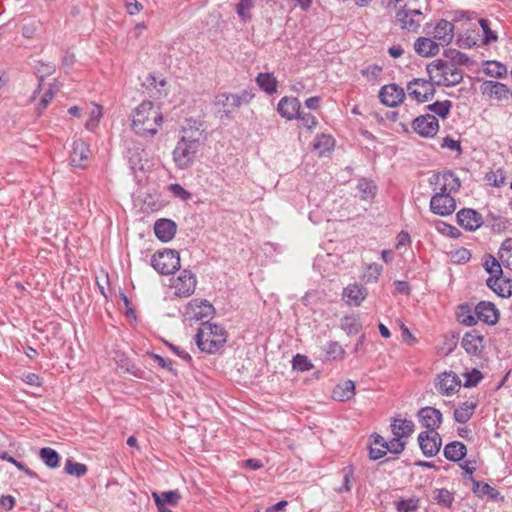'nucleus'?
I'll list each match as a JSON object with an SVG mask.
<instances>
[{"label":"nucleus","instance_id":"de8ad7c7","mask_svg":"<svg viewBox=\"0 0 512 512\" xmlns=\"http://www.w3.org/2000/svg\"><path fill=\"white\" fill-rule=\"evenodd\" d=\"M445 56L452 61L451 64L468 65L470 64L469 57L456 49H448L445 51Z\"/></svg>","mask_w":512,"mask_h":512},{"label":"nucleus","instance_id":"79ce46f5","mask_svg":"<svg viewBox=\"0 0 512 512\" xmlns=\"http://www.w3.org/2000/svg\"><path fill=\"white\" fill-rule=\"evenodd\" d=\"M64 470L67 474L76 477H82L87 473V466L82 463L74 462L71 459H67Z\"/></svg>","mask_w":512,"mask_h":512},{"label":"nucleus","instance_id":"c9c22d12","mask_svg":"<svg viewBox=\"0 0 512 512\" xmlns=\"http://www.w3.org/2000/svg\"><path fill=\"white\" fill-rule=\"evenodd\" d=\"M256 81L259 87L268 94H273L277 90V81L272 74L260 73L257 76Z\"/></svg>","mask_w":512,"mask_h":512},{"label":"nucleus","instance_id":"ea45409f","mask_svg":"<svg viewBox=\"0 0 512 512\" xmlns=\"http://www.w3.org/2000/svg\"><path fill=\"white\" fill-rule=\"evenodd\" d=\"M499 258L504 266L512 269V238H508L502 243Z\"/></svg>","mask_w":512,"mask_h":512},{"label":"nucleus","instance_id":"69168bd1","mask_svg":"<svg viewBox=\"0 0 512 512\" xmlns=\"http://www.w3.org/2000/svg\"><path fill=\"white\" fill-rule=\"evenodd\" d=\"M327 353L333 355L334 358L341 357L344 354V350L337 342H331L328 345Z\"/></svg>","mask_w":512,"mask_h":512},{"label":"nucleus","instance_id":"473e14b6","mask_svg":"<svg viewBox=\"0 0 512 512\" xmlns=\"http://www.w3.org/2000/svg\"><path fill=\"white\" fill-rule=\"evenodd\" d=\"M35 70H36V74L39 78V84H38L37 89L33 93V96H32L33 99H35L36 94L38 92H40L44 78L52 75L56 70V66L54 63H50V62L45 63L42 61H37L36 65H35Z\"/></svg>","mask_w":512,"mask_h":512},{"label":"nucleus","instance_id":"cd10ccee","mask_svg":"<svg viewBox=\"0 0 512 512\" xmlns=\"http://www.w3.org/2000/svg\"><path fill=\"white\" fill-rule=\"evenodd\" d=\"M487 286L496 294L502 297H508L512 294V280L498 277H489L486 280Z\"/></svg>","mask_w":512,"mask_h":512},{"label":"nucleus","instance_id":"0eeeda50","mask_svg":"<svg viewBox=\"0 0 512 512\" xmlns=\"http://www.w3.org/2000/svg\"><path fill=\"white\" fill-rule=\"evenodd\" d=\"M432 80L414 78L407 84L409 96L419 103H425L433 99L435 95V86Z\"/></svg>","mask_w":512,"mask_h":512},{"label":"nucleus","instance_id":"39448f33","mask_svg":"<svg viewBox=\"0 0 512 512\" xmlns=\"http://www.w3.org/2000/svg\"><path fill=\"white\" fill-rule=\"evenodd\" d=\"M151 265L160 274L169 275L180 268V257L177 251L165 249L152 256Z\"/></svg>","mask_w":512,"mask_h":512},{"label":"nucleus","instance_id":"dca6fc26","mask_svg":"<svg viewBox=\"0 0 512 512\" xmlns=\"http://www.w3.org/2000/svg\"><path fill=\"white\" fill-rule=\"evenodd\" d=\"M89 155V146L81 139L75 140L70 154L71 166L82 169L85 168L87 166Z\"/></svg>","mask_w":512,"mask_h":512},{"label":"nucleus","instance_id":"3c124183","mask_svg":"<svg viewBox=\"0 0 512 512\" xmlns=\"http://www.w3.org/2000/svg\"><path fill=\"white\" fill-rule=\"evenodd\" d=\"M418 503V499L409 498L406 500L397 501L395 504L398 512H414L418 508Z\"/></svg>","mask_w":512,"mask_h":512},{"label":"nucleus","instance_id":"423d86ee","mask_svg":"<svg viewBox=\"0 0 512 512\" xmlns=\"http://www.w3.org/2000/svg\"><path fill=\"white\" fill-rule=\"evenodd\" d=\"M429 184L433 187L436 193H443L450 195L453 192H457L461 187V182L457 176L451 171H445L443 173L434 174L429 179Z\"/></svg>","mask_w":512,"mask_h":512},{"label":"nucleus","instance_id":"412c9836","mask_svg":"<svg viewBox=\"0 0 512 512\" xmlns=\"http://www.w3.org/2000/svg\"><path fill=\"white\" fill-rule=\"evenodd\" d=\"M481 90L483 95L490 99L502 101L509 98V89L505 84L500 82L485 81L481 86Z\"/></svg>","mask_w":512,"mask_h":512},{"label":"nucleus","instance_id":"2eb2a0df","mask_svg":"<svg viewBox=\"0 0 512 512\" xmlns=\"http://www.w3.org/2000/svg\"><path fill=\"white\" fill-rule=\"evenodd\" d=\"M418 417L427 432H436L442 424V413L434 407H424L418 411Z\"/></svg>","mask_w":512,"mask_h":512},{"label":"nucleus","instance_id":"f8f14e48","mask_svg":"<svg viewBox=\"0 0 512 512\" xmlns=\"http://www.w3.org/2000/svg\"><path fill=\"white\" fill-rule=\"evenodd\" d=\"M396 19L400 23L401 28L409 32H417L423 21V14L420 10H399L396 13Z\"/></svg>","mask_w":512,"mask_h":512},{"label":"nucleus","instance_id":"2f4dec72","mask_svg":"<svg viewBox=\"0 0 512 512\" xmlns=\"http://www.w3.org/2000/svg\"><path fill=\"white\" fill-rule=\"evenodd\" d=\"M154 501L160 512H165L164 505H176L180 499V495L176 491H166L161 494L153 493Z\"/></svg>","mask_w":512,"mask_h":512},{"label":"nucleus","instance_id":"5fc2aeb1","mask_svg":"<svg viewBox=\"0 0 512 512\" xmlns=\"http://www.w3.org/2000/svg\"><path fill=\"white\" fill-rule=\"evenodd\" d=\"M293 369L299 371H309L313 365L309 361V359L301 354H297L292 360Z\"/></svg>","mask_w":512,"mask_h":512},{"label":"nucleus","instance_id":"aec40b11","mask_svg":"<svg viewBox=\"0 0 512 512\" xmlns=\"http://www.w3.org/2000/svg\"><path fill=\"white\" fill-rule=\"evenodd\" d=\"M475 315L478 320L486 324L494 325L499 318V313L496 306L487 301L479 302L475 307Z\"/></svg>","mask_w":512,"mask_h":512},{"label":"nucleus","instance_id":"393cba45","mask_svg":"<svg viewBox=\"0 0 512 512\" xmlns=\"http://www.w3.org/2000/svg\"><path fill=\"white\" fill-rule=\"evenodd\" d=\"M454 37V26L447 20H440L434 28L433 38L439 41L440 45H448Z\"/></svg>","mask_w":512,"mask_h":512},{"label":"nucleus","instance_id":"6e6d98bb","mask_svg":"<svg viewBox=\"0 0 512 512\" xmlns=\"http://www.w3.org/2000/svg\"><path fill=\"white\" fill-rule=\"evenodd\" d=\"M358 189L362 193L361 197L364 200L373 198L376 194V186L373 183L367 182L365 180L360 181L358 184Z\"/></svg>","mask_w":512,"mask_h":512},{"label":"nucleus","instance_id":"e2e57ef3","mask_svg":"<svg viewBox=\"0 0 512 512\" xmlns=\"http://www.w3.org/2000/svg\"><path fill=\"white\" fill-rule=\"evenodd\" d=\"M170 191L175 195L180 197L183 200H186L190 197V193L187 192L181 185L179 184H171L169 187Z\"/></svg>","mask_w":512,"mask_h":512},{"label":"nucleus","instance_id":"f257e3e1","mask_svg":"<svg viewBox=\"0 0 512 512\" xmlns=\"http://www.w3.org/2000/svg\"><path fill=\"white\" fill-rule=\"evenodd\" d=\"M206 137L204 131L189 121L181 130V137L173 150V161L177 168H190L196 158L200 146Z\"/></svg>","mask_w":512,"mask_h":512},{"label":"nucleus","instance_id":"4d7b16f0","mask_svg":"<svg viewBox=\"0 0 512 512\" xmlns=\"http://www.w3.org/2000/svg\"><path fill=\"white\" fill-rule=\"evenodd\" d=\"M402 438H398L397 436H394L390 441L387 442L385 445V449L387 452H391L393 454H399L401 453L405 448V443L401 441Z\"/></svg>","mask_w":512,"mask_h":512},{"label":"nucleus","instance_id":"09e8293b","mask_svg":"<svg viewBox=\"0 0 512 512\" xmlns=\"http://www.w3.org/2000/svg\"><path fill=\"white\" fill-rule=\"evenodd\" d=\"M485 270L490 274V277L502 276V268L496 258L489 255L484 263Z\"/></svg>","mask_w":512,"mask_h":512},{"label":"nucleus","instance_id":"9b49d317","mask_svg":"<svg viewBox=\"0 0 512 512\" xmlns=\"http://www.w3.org/2000/svg\"><path fill=\"white\" fill-rule=\"evenodd\" d=\"M413 129L422 137H433L439 130L438 119L430 114L421 115L412 122Z\"/></svg>","mask_w":512,"mask_h":512},{"label":"nucleus","instance_id":"7ed1b4c3","mask_svg":"<svg viewBox=\"0 0 512 512\" xmlns=\"http://www.w3.org/2000/svg\"><path fill=\"white\" fill-rule=\"evenodd\" d=\"M226 341V330L222 326L209 321H203L195 335V342L198 348L208 354H214L219 351Z\"/></svg>","mask_w":512,"mask_h":512},{"label":"nucleus","instance_id":"e433bc0d","mask_svg":"<svg viewBox=\"0 0 512 512\" xmlns=\"http://www.w3.org/2000/svg\"><path fill=\"white\" fill-rule=\"evenodd\" d=\"M472 481H473V492L478 497L486 496L488 499H495L499 495L498 491L495 488L491 487L489 484L479 482L474 479H472Z\"/></svg>","mask_w":512,"mask_h":512},{"label":"nucleus","instance_id":"052dcab7","mask_svg":"<svg viewBox=\"0 0 512 512\" xmlns=\"http://www.w3.org/2000/svg\"><path fill=\"white\" fill-rule=\"evenodd\" d=\"M296 118L300 119L302 126L308 130L313 129L317 125V120L311 113H301L299 111V115Z\"/></svg>","mask_w":512,"mask_h":512},{"label":"nucleus","instance_id":"c85d7f7f","mask_svg":"<svg viewBox=\"0 0 512 512\" xmlns=\"http://www.w3.org/2000/svg\"><path fill=\"white\" fill-rule=\"evenodd\" d=\"M391 430L394 436L407 438L414 432V423L411 420L395 417L391 423Z\"/></svg>","mask_w":512,"mask_h":512},{"label":"nucleus","instance_id":"7c9ffc66","mask_svg":"<svg viewBox=\"0 0 512 512\" xmlns=\"http://www.w3.org/2000/svg\"><path fill=\"white\" fill-rule=\"evenodd\" d=\"M467 453L466 446L459 441H453L444 448V456L449 461L457 462L462 460Z\"/></svg>","mask_w":512,"mask_h":512},{"label":"nucleus","instance_id":"f03ea898","mask_svg":"<svg viewBox=\"0 0 512 512\" xmlns=\"http://www.w3.org/2000/svg\"><path fill=\"white\" fill-rule=\"evenodd\" d=\"M162 122L163 116L159 107L151 101H143L132 113V129L142 137L156 135Z\"/></svg>","mask_w":512,"mask_h":512},{"label":"nucleus","instance_id":"f704fd0d","mask_svg":"<svg viewBox=\"0 0 512 512\" xmlns=\"http://www.w3.org/2000/svg\"><path fill=\"white\" fill-rule=\"evenodd\" d=\"M458 321L465 326H474L477 324V317L473 315L469 304H461L457 310Z\"/></svg>","mask_w":512,"mask_h":512},{"label":"nucleus","instance_id":"4468645a","mask_svg":"<svg viewBox=\"0 0 512 512\" xmlns=\"http://www.w3.org/2000/svg\"><path fill=\"white\" fill-rule=\"evenodd\" d=\"M380 101L389 107H396L405 98L404 89L396 84L383 86L379 91Z\"/></svg>","mask_w":512,"mask_h":512},{"label":"nucleus","instance_id":"72a5a7b5","mask_svg":"<svg viewBox=\"0 0 512 512\" xmlns=\"http://www.w3.org/2000/svg\"><path fill=\"white\" fill-rule=\"evenodd\" d=\"M477 406L475 401H465L454 410V419L458 423H466L473 415Z\"/></svg>","mask_w":512,"mask_h":512},{"label":"nucleus","instance_id":"1a4fd4ad","mask_svg":"<svg viewBox=\"0 0 512 512\" xmlns=\"http://www.w3.org/2000/svg\"><path fill=\"white\" fill-rule=\"evenodd\" d=\"M196 277L188 270H183L180 275L174 279L172 287L174 288L175 295L179 297H189L192 295L196 288Z\"/></svg>","mask_w":512,"mask_h":512},{"label":"nucleus","instance_id":"864d4df0","mask_svg":"<svg viewBox=\"0 0 512 512\" xmlns=\"http://www.w3.org/2000/svg\"><path fill=\"white\" fill-rule=\"evenodd\" d=\"M479 24L484 33L483 44L489 45L497 40V34L491 30L489 22L486 19H480Z\"/></svg>","mask_w":512,"mask_h":512},{"label":"nucleus","instance_id":"5701e85b","mask_svg":"<svg viewBox=\"0 0 512 512\" xmlns=\"http://www.w3.org/2000/svg\"><path fill=\"white\" fill-rule=\"evenodd\" d=\"M177 226L170 219H159L154 224V232L162 242L170 241L176 233Z\"/></svg>","mask_w":512,"mask_h":512},{"label":"nucleus","instance_id":"58836bf2","mask_svg":"<svg viewBox=\"0 0 512 512\" xmlns=\"http://www.w3.org/2000/svg\"><path fill=\"white\" fill-rule=\"evenodd\" d=\"M39 456L41 460L50 468H56L59 465L58 453L49 447L40 449Z\"/></svg>","mask_w":512,"mask_h":512},{"label":"nucleus","instance_id":"c756f323","mask_svg":"<svg viewBox=\"0 0 512 512\" xmlns=\"http://www.w3.org/2000/svg\"><path fill=\"white\" fill-rule=\"evenodd\" d=\"M355 395V384L352 380H346L337 385L332 391V397L337 401H348Z\"/></svg>","mask_w":512,"mask_h":512},{"label":"nucleus","instance_id":"0e129e2a","mask_svg":"<svg viewBox=\"0 0 512 512\" xmlns=\"http://www.w3.org/2000/svg\"><path fill=\"white\" fill-rule=\"evenodd\" d=\"M387 450L385 448H381L380 446H370L369 448V457L372 460H378L385 456Z\"/></svg>","mask_w":512,"mask_h":512},{"label":"nucleus","instance_id":"a18cd8bd","mask_svg":"<svg viewBox=\"0 0 512 512\" xmlns=\"http://www.w3.org/2000/svg\"><path fill=\"white\" fill-rule=\"evenodd\" d=\"M433 498L438 504L447 508L451 507L454 500L453 494L447 489L435 490Z\"/></svg>","mask_w":512,"mask_h":512},{"label":"nucleus","instance_id":"bb28decb","mask_svg":"<svg viewBox=\"0 0 512 512\" xmlns=\"http://www.w3.org/2000/svg\"><path fill=\"white\" fill-rule=\"evenodd\" d=\"M439 43L431 38L419 37L414 43L416 53L422 57H432L439 52Z\"/></svg>","mask_w":512,"mask_h":512},{"label":"nucleus","instance_id":"37998d69","mask_svg":"<svg viewBox=\"0 0 512 512\" xmlns=\"http://www.w3.org/2000/svg\"><path fill=\"white\" fill-rule=\"evenodd\" d=\"M485 180L489 185L499 188L505 184V172L502 169L490 171L486 173Z\"/></svg>","mask_w":512,"mask_h":512},{"label":"nucleus","instance_id":"a211bd4d","mask_svg":"<svg viewBox=\"0 0 512 512\" xmlns=\"http://www.w3.org/2000/svg\"><path fill=\"white\" fill-rule=\"evenodd\" d=\"M461 385V381L457 374L453 372H444L439 375V382L436 384L438 391L443 395H453Z\"/></svg>","mask_w":512,"mask_h":512},{"label":"nucleus","instance_id":"8fccbe9b","mask_svg":"<svg viewBox=\"0 0 512 512\" xmlns=\"http://www.w3.org/2000/svg\"><path fill=\"white\" fill-rule=\"evenodd\" d=\"M485 72L493 77L501 78L506 75L507 68L505 65L497 61L488 62Z\"/></svg>","mask_w":512,"mask_h":512},{"label":"nucleus","instance_id":"603ef678","mask_svg":"<svg viewBox=\"0 0 512 512\" xmlns=\"http://www.w3.org/2000/svg\"><path fill=\"white\" fill-rule=\"evenodd\" d=\"M341 326L348 334H357L361 328V324L354 317H344Z\"/></svg>","mask_w":512,"mask_h":512},{"label":"nucleus","instance_id":"4c0bfd02","mask_svg":"<svg viewBox=\"0 0 512 512\" xmlns=\"http://www.w3.org/2000/svg\"><path fill=\"white\" fill-rule=\"evenodd\" d=\"M452 108V102L449 100L436 101L427 106V109L442 119L447 118Z\"/></svg>","mask_w":512,"mask_h":512},{"label":"nucleus","instance_id":"680f3d73","mask_svg":"<svg viewBox=\"0 0 512 512\" xmlns=\"http://www.w3.org/2000/svg\"><path fill=\"white\" fill-rule=\"evenodd\" d=\"M438 230L452 237H457L460 234L459 230L456 227L446 224L444 222L439 223Z\"/></svg>","mask_w":512,"mask_h":512},{"label":"nucleus","instance_id":"f3484780","mask_svg":"<svg viewBox=\"0 0 512 512\" xmlns=\"http://www.w3.org/2000/svg\"><path fill=\"white\" fill-rule=\"evenodd\" d=\"M456 217L458 224L469 231H475L483 224L482 215L473 209H462Z\"/></svg>","mask_w":512,"mask_h":512},{"label":"nucleus","instance_id":"20e7f679","mask_svg":"<svg viewBox=\"0 0 512 512\" xmlns=\"http://www.w3.org/2000/svg\"><path fill=\"white\" fill-rule=\"evenodd\" d=\"M426 69L430 80H433L437 76L442 78V81L436 82L437 85L451 87L459 84L463 79V73L460 69L455 67L454 64H450L441 59L428 64Z\"/></svg>","mask_w":512,"mask_h":512},{"label":"nucleus","instance_id":"6e6552de","mask_svg":"<svg viewBox=\"0 0 512 512\" xmlns=\"http://www.w3.org/2000/svg\"><path fill=\"white\" fill-rule=\"evenodd\" d=\"M246 96V93L243 95L220 93L215 96L214 104L220 109L219 111L224 113L226 118H230L231 114L242 105Z\"/></svg>","mask_w":512,"mask_h":512},{"label":"nucleus","instance_id":"338daca9","mask_svg":"<svg viewBox=\"0 0 512 512\" xmlns=\"http://www.w3.org/2000/svg\"><path fill=\"white\" fill-rule=\"evenodd\" d=\"M442 147H446L450 150L461 151L460 142L450 138L449 136L443 139Z\"/></svg>","mask_w":512,"mask_h":512},{"label":"nucleus","instance_id":"49530a36","mask_svg":"<svg viewBox=\"0 0 512 512\" xmlns=\"http://www.w3.org/2000/svg\"><path fill=\"white\" fill-rule=\"evenodd\" d=\"M353 469L351 466L344 467L342 469V485L335 488L339 493L349 492L351 490V483L353 480Z\"/></svg>","mask_w":512,"mask_h":512},{"label":"nucleus","instance_id":"6ab92c4d","mask_svg":"<svg viewBox=\"0 0 512 512\" xmlns=\"http://www.w3.org/2000/svg\"><path fill=\"white\" fill-rule=\"evenodd\" d=\"M214 307L208 301H197L194 300L189 303L186 315H189L191 319L204 320L211 317L214 314Z\"/></svg>","mask_w":512,"mask_h":512},{"label":"nucleus","instance_id":"9d476101","mask_svg":"<svg viewBox=\"0 0 512 512\" xmlns=\"http://www.w3.org/2000/svg\"><path fill=\"white\" fill-rule=\"evenodd\" d=\"M431 211L440 216H448L456 209L455 199L448 194L435 193L430 200Z\"/></svg>","mask_w":512,"mask_h":512},{"label":"nucleus","instance_id":"bf43d9fd","mask_svg":"<svg viewBox=\"0 0 512 512\" xmlns=\"http://www.w3.org/2000/svg\"><path fill=\"white\" fill-rule=\"evenodd\" d=\"M465 387H473L476 386L480 380L483 378L481 372L477 369H473L471 372L465 373Z\"/></svg>","mask_w":512,"mask_h":512},{"label":"nucleus","instance_id":"774afa93","mask_svg":"<svg viewBox=\"0 0 512 512\" xmlns=\"http://www.w3.org/2000/svg\"><path fill=\"white\" fill-rule=\"evenodd\" d=\"M15 505V499L10 496V495H7V496H2L0 498V506L7 509V510H11Z\"/></svg>","mask_w":512,"mask_h":512},{"label":"nucleus","instance_id":"ddd939ff","mask_svg":"<svg viewBox=\"0 0 512 512\" xmlns=\"http://www.w3.org/2000/svg\"><path fill=\"white\" fill-rule=\"evenodd\" d=\"M418 443L423 454L432 457L439 452L442 440L437 432L423 431L418 435Z\"/></svg>","mask_w":512,"mask_h":512},{"label":"nucleus","instance_id":"a19ab883","mask_svg":"<svg viewBox=\"0 0 512 512\" xmlns=\"http://www.w3.org/2000/svg\"><path fill=\"white\" fill-rule=\"evenodd\" d=\"M57 91L58 85L56 84V82L54 84H50L49 88L44 92L39 104L37 105V111L39 115L42 114V112L48 107L49 103L52 101Z\"/></svg>","mask_w":512,"mask_h":512},{"label":"nucleus","instance_id":"13d9d810","mask_svg":"<svg viewBox=\"0 0 512 512\" xmlns=\"http://www.w3.org/2000/svg\"><path fill=\"white\" fill-rule=\"evenodd\" d=\"M252 7V0H240V2L237 4L236 11L238 15L245 20L251 17L249 11Z\"/></svg>","mask_w":512,"mask_h":512},{"label":"nucleus","instance_id":"c03bdc74","mask_svg":"<svg viewBox=\"0 0 512 512\" xmlns=\"http://www.w3.org/2000/svg\"><path fill=\"white\" fill-rule=\"evenodd\" d=\"M334 145V141L331 136L322 134L318 136L313 143L315 150H319L320 155L326 151H329Z\"/></svg>","mask_w":512,"mask_h":512},{"label":"nucleus","instance_id":"4be33fe9","mask_svg":"<svg viewBox=\"0 0 512 512\" xmlns=\"http://www.w3.org/2000/svg\"><path fill=\"white\" fill-rule=\"evenodd\" d=\"M462 347L468 354L479 355L483 348V336L476 330L465 333L462 341Z\"/></svg>","mask_w":512,"mask_h":512},{"label":"nucleus","instance_id":"b1692460","mask_svg":"<svg viewBox=\"0 0 512 512\" xmlns=\"http://www.w3.org/2000/svg\"><path fill=\"white\" fill-rule=\"evenodd\" d=\"M301 103L297 98L283 97L279 103L277 110L282 117L292 120L299 115Z\"/></svg>","mask_w":512,"mask_h":512},{"label":"nucleus","instance_id":"a878e982","mask_svg":"<svg viewBox=\"0 0 512 512\" xmlns=\"http://www.w3.org/2000/svg\"><path fill=\"white\" fill-rule=\"evenodd\" d=\"M367 290L362 285L351 284L343 290V298L346 303L353 306H359L365 300Z\"/></svg>","mask_w":512,"mask_h":512}]
</instances>
